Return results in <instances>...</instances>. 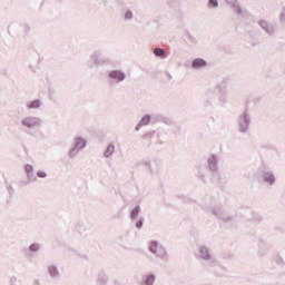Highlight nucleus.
I'll list each match as a JSON object with an SVG mask.
<instances>
[{"instance_id": "obj_6", "label": "nucleus", "mask_w": 285, "mask_h": 285, "mask_svg": "<svg viewBox=\"0 0 285 285\" xmlns=\"http://www.w3.org/2000/svg\"><path fill=\"white\" fill-rule=\"evenodd\" d=\"M114 153H115V146L109 145V146L107 147V150L105 151V156H106V157H110V155H112Z\"/></svg>"}, {"instance_id": "obj_19", "label": "nucleus", "mask_w": 285, "mask_h": 285, "mask_svg": "<svg viewBox=\"0 0 285 285\" xmlns=\"http://www.w3.org/2000/svg\"><path fill=\"white\" fill-rule=\"evenodd\" d=\"M203 253L207 254L208 253V249L204 248L202 249Z\"/></svg>"}, {"instance_id": "obj_13", "label": "nucleus", "mask_w": 285, "mask_h": 285, "mask_svg": "<svg viewBox=\"0 0 285 285\" xmlns=\"http://www.w3.org/2000/svg\"><path fill=\"white\" fill-rule=\"evenodd\" d=\"M49 273L52 277H55V275H57V268L56 267H50L49 268Z\"/></svg>"}, {"instance_id": "obj_3", "label": "nucleus", "mask_w": 285, "mask_h": 285, "mask_svg": "<svg viewBox=\"0 0 285 285\" xmlns=\"http://www.w3.org/2000/svg\"><path fill=\"white\" fill-rule=\"evenodd\" d=\"M193 68H204L206 66V62L204 59L197 58L193 61Z\"/></svg>"}, {"instance_id": "obj_18", "label": "nucleus", "mask_w": 285, "mask_h": 285, "mask_svg": "<svg viewBox=\"0 0 285 285\" xmlns=\"http://www.w3.org/2000/svg\"><path fill=\"white\" fill-rule=\"evenodd\" d=\"M137 228H141L144 226V223L141 220H139L137 224H136Z\"/></svg>"}, {"instance_id": "obj_5", "label": "nucleus", "mask_w": 285, "mask_h": 285, "mask_svg": "<svg viewBox=\"0 0 285 285\" xmlns=\"http://www.w3.org/2000/svg\"><path fill=\"white\" fill-rule=\"evenodd\" d=\"M23 126H28V128H32V126H37V122L32 118H28L22 121Z\"/></svg>"}, {"instance_id": "obj_20", "label": "nucleus", "mask_w": 285, "mask_h": 285, "mask_svg": "<svg viewBox=\"0 0 285 285\" xmlns=\"http://www.w3.org/2000/svg\"><path fill=\"white\" fill-rule=\"evenodd\" d=\"M148 137H150V134L145 135V138H148Z\"/></svg>"}, {"instance_id": "obj_8", "label": "nucleus", "mask_w": 285, "mask_h": 285, "mask_svg": "<svg viewBox=\"0 0 285 285\" xmlns=\"http://www.w3.org/2000/svg\"><path fill=\"white\" fill-rule=\"evenodd\" d=\"M164 49H161V48H157V49H155L154 50V55L156 56V57H164Z\"/></svg>"}, {"instance_id": "obj_10", "label": "nucleus", "mask_w": 285, "mask_h": 285, "mask_svg": "<svg viewBox=\"0 0 285 285\" xmlns=\"http://www.w3.org/2000/svg\"><path fill=\"white\" fill-rule=\"evenodd\" d=\"M41 106V102L39 100H33L30 105L29 108H39Z\"/></svg>"}, {"instance_id": "obj_2", "label": "nucleus", "mask_w": 285, "mask_h": 285, "mask_svg": "<svg viewBox=\"0 0 285 285\" xmlns=\"http://www.w3.org/2000/svg\"><path fill=\"white\" fill-rule=\"evenodd\" d=\"M109 77L111 79H117L118 81H124V79L126 78V76H124V72L121 71H111L109 73Z\"/></svg>"}, {"instance_id": "obj_7", "label": "nucleus", "mask_w": 285, "mask_h": 285, "mask_svg": "<svg viewBox=\"0 0 285 285\" xmlns=\"http://www.w3.org/2000/svg\"><path fill=\"white\" fill-rule=\"evenodd\" d=\"M148 124H150V116H145V117L140 120V126H148Z\"/></svg>"}, {"instance_id": "obj_1", "label": "nucleus", "mask_w": 285, "mask_h": 285, "mask_svg": "<svg viewBox=\"0 0 285 285\" xmlns=\"http://www.w3.org/2000/svg\"><path fill=\"white\" fill-rule=\"evenodd\" d=\"M149 250L157 255L158 257H165L166 256V249H164L161 246L157 244V242H151L149 244Z\"/></svg>"}, {"instance_id": "obj_15", "label": "nucleus", "mask_w": 285, "mask_h": 285, "mask_svg": "<svg viewBox=\"0 0 285 285\" xmlns=\"http://www.w3.org/2000/svg\"><path fill=\"white\" fill-rule=\"evenodd\" d=\"M38 248H39V245L37 244H33L30 246V250H33V252H36Z\"/></svg>"}, {"instance_id": "obj_14", "label": "nucleus", "mask_w": 285, "mask_h": 285, "mask_svg": "<svg viewBox=\"0 0 285 285\" xmlns=\"http://www.w3.org/2000/svg\"><path fill=\"white\" fill-rule=\"evenodd\" d=\"M266 181H269V184H273V181H275V177L273 175H269L268 177H266Z\"/></svg>"}, {"instance_id": "obj_12", "label": "nucleus", "mask_w": 285, "mask_h": 285, "mask_svg": "<svg viewBox=\"0 0 285 285\" xmlns=\"http://www.w3.org/2000/svg\"><path fill=\"white\" fill-rule=\"evenodd\" d=\"M209 6L212 8H217V6H219V3L217 2V0H209Z\"/></svg>"}, {"instance_id": "obj_16", "label": "nucleus", "mask_w": 285, "mask_h": 285, "mask_svg": "<svg viewBox=\"0 0 285 285\" xmlns=\"http://www.w3.org/2000/svg\"><path fill=\"white\" fill-rule=\"evenodd\" d=\"M37 175H38V177H41V178L46 177V173L45 171H38Z\"/></svg>"}, {"instance_id": "obj_9", "label": "nucleus", "mask_w": 285, "mask_h": 285, "mask_svg": "<svg viewBox=\"0 0 285 285\" xmlns=\"http://www.w3.org/2000/svg\"><path fill=\"white\" fill-rule=\"evenodd\" d=\"M145 284L147 285H153L155 284V276L150 275V276H147L146 281H145Z\"/></svg>"}, {"instance_id": "obj_17", "label": "nucleus", "mask_w": 285, "mask_h": 285, "mask_svg": "<svg viewBox=\"0 0 285 285\" xmlns=\"http://www.w3.org/2000/svg\"><path fill=\"white\" fill-rule=\"evenodd\" d=\"M125 18H127V19H132V12H127V13L125 14Z\"/></svg>"}, {"instance_id": "obj_4", "label": "nucleus", "mask_w": 285, "mask_h": 285, "mask_svg": "<svg viewBox=\"0 0 285 285\" xmlns=\"http://www.w3.org/2000/svg\"><path fill=\"white\" fill-rule=\"evenodd\" d=\"M76 148L77 150H81V148H86V140L83 138H77Z\"/></svg>"}, {"instance_id": "obj_11", "label": "nucleus", "mask_w": 285, "mask_h": 285, "mask_svg": "<svg viewBox=\"0 0 285 285\" xmlns=\"http://www.w3.org/2000/svg\"><path fill=\"white\" fill-rule=\"evenodd\" d=\"M137 215H139V207H135L131 212V219H136Z\"/></svg>"}]
</instances>
